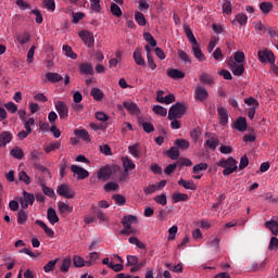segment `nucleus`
<instances>
[{"instance_id": "0eeeda50", "label": "nucleus", "mask_w": 278, "mask_h": 278, "mask_svg": "<svg viewBox=\"0 0 278 278\" xmlns=\"http://www.w3.org/2000/svg\"><path fill=\"white\" fill-rule=\"evenodd\" d=\"M54 108L62 121L68 118V105H66V102L58 100L54 102Z\"/></svg>"}, {"instance_id": "2f4dec72", "label": "nucleus", "mask_w": 278, "mask_h": 278, "mask_svg": "<svg viewBox=\"0 0 278 278\" xmlns=\"http://www.w3.org/2000/svg\"><path fill=\"white\" fill-rule=\"evenodd\" d=\"M220 244V238L218 237H214V238H210L208 241L206 242V247H208V249H215L216 251H218Z\"/></svg>"}, {"instance_id": "4be33fe9", "label": "nucleus", "mask_w": 278, "mask_h": 278, "mask_svg": "<svg viewBox=\"0 0 278 278\" xmlns=\"http://www.w3.org/2000/svg\"><path fill=\"white\" fill-rule=\"evenodd\" d=\"M114 257H116L119 263L114 264V263L111 262L109 264V268L114 270V273H121V270H123V268H124V266H123V262H124L123 257H121L118 254H115Z\"/></svg>"}, {"instance_id": "5fc2aeb1", "label": "nucleus", "mask_w": 278, "mask_h": 278, "mask_svg": "<svg viewBox=\"0 0 278 278\" xmlns=\"http://www.w3.org/2000/svg\"><path fill=\"white\" fill-rule=\"evenodd\" d=\"M90 10L96 13L101 12V0H90Z\"/></svg>"}, {"instance_id": "4d7b16f0", "label": "nucleus", "mask_w": 278, "mask_h": 278, "mask_svg": "<svg viewBox=\"0 0 278 278\" xmlns=\"http://www.w3.org/2000/svg\"><path fill=\"white\" fill-rule=\"evenodd\" d=\"M27 218H28L27 212H25V211L18 212V214H17L18 225H25V223H27Z\"/></svg>"}, {"instance_id": "412c9836", "label": "nucleus", "mask_w": 278, "mask_h": 278, "mask_svg": "<svg viewBox=\"0 0 278 278\" xmlns=\"http://www.w3.org/2000/svg\"><path fill=\"white\" fill-rule=\"evenodd\" d=\"M167 76L172 79H184V77H186V73L179 70L168 68Z\"/></svg>"}, {"instance_id": "473e14b6", "label": "nucleus", "mask_w": 278, "mask_h": 278, "mask_svg": "<svg viewBox=\"0 0 278 278\" xmlns=\"http://www.w3.org/2000/svg\"><path fill=\"white\" fill-rule=\"evenodd\" d=\"M121 186L117 182L109 181L104 185L105 192H118Z\"/></svg>"}, {"instance_id": "7c9ffc66", "label": "nucleus", "mask_w": 278, "mask_h": 278, "mask_svg": "<svg viewBox=\"0 0 278 278\" xmlns=\"http://www.w3.org/2000/svg\"><path fill=\"white\" fill-rule=\"evenodd\" d=\"M235 129H237V131H247V118L239 117L235 122Z\"/></svg>"}, {"instance_id": "603ef678", "label": "nucleus", "mask_w": 278, "mask_h": 278, "mask_svg": "<svg viewBox=\"0 0 278 278\" xmlns=\"http://www.w3.org/2000/svg\"><path fill=\"white\" fill-rule=\"evenodd\" d=\"M244 103L245 105H249V108H254V110H257L260 108V102L253 97L245 99Z\"/></svg>"}, {"instance_id": "1a4fd4ad", "label": "nucleus", "mask_w": 278, "mask_h": 278, "mask_svg": "<svg viewBox=\"0 0 278 278\" xmlns=\"http://www.w3.org/2000/svg\"><path fill=\"white\" fill-rule=\"evenodd\" d=\"M71 170L72 173H74V175H77V179H86L87 177H90V173L88 172V169H85L81 166L72 165Z\"/></svg>"}, {"instance_id": "37998d69", "label": "nucleus", "mask_w": 278, "mask_h": 278, "mask_svg": "<svg viewBox=\"0 0 278 278\" xmlns=\"http://www.w3.org/2000/svg\"><path fill=\"white\" fill-rule=\"evenodd\" d=\"M176 147H179L182 151H186V149H190V142L186 139H176L175 140Z\"/></svg>"}, {"instance_id": "72a5a7b5", "label": "nucleus", "mask_w": 278, "mask_h": 278, "mask_svg": "<svg viewBox=\"0 0 278 278\" xmlns=\"http://www.w3.org/2000/svg\"><path fill=\"white\" fill-rule=\"evenodd\" d=\"M172 199L174 203H180V201H188L190 199V195H188L187 193L175 192Z\"/></svg>"}, {"instance_id": "774afa93", "label": "nucleus", "mask_w": 278, "mask_h": 278, "mask_svg": "<svg viewBox=\"0 0 278 278\" xmlns=\"http://www.w3.org/2000/svg\"><path fill=\"white\" fill-rule=\"evenodd\" d=\"M269 251H278V239L277 237H271L268 245Z\"/></svg>"}, {"instance_id": "bf43d9fd", "label": "nucleus", "mask_w": 278, "mask_h": 278, "mask_svg": "<svg viewBox=\"0 0 278 278\" xmlns=\"http://www.w3.org/2000/svg\"><path fill=\"white\" fill-rule=\"evenodd\" d=\"M222 9H223L224 14L230 15L232 12L231 1L224 0Z\"/></svg>"}, {"instance_id": "c756f323", "label": "nucleus", "mask_w": 278, "mask_h": 278, "mask_svg": "<svg viewBox=\"0 0 278 278\" xmlns=\"http://www.w3.org/2000/svg\"><path fill=\"white\" fill-rule=\"evenodd\" d=\"M74 135H76L77 138H81L85 142H90V134H88L86 129H75Z\"/></svg>"}, {"instance_id": "bb28decb", "label": "nucleus", "mask_w": 278, "mask_h": 278, "mask_svg": "<svg viewBox=\"0 0 278 278\" xmlns=\"http://www.w3.org/2000/svg\"><path fill=\"white\" fill-rule=\"evenodd\" d=\"M90 94L94 101H103V98L105 97V93H103V90L99 87L92 88Z\"/></svg>"}, {"instance_id": "ddd939ff", "label": "nucleus", "mask_w": 278, "mask_h": 278, "mask_svg": "<svg viewBox=\"0 0 278 278\" xmlns=\"http://www.w3.org/2000/svg\"><path fill=\"white\" fill-rule=\"evenodd\" d=\"M111 176H112V169L110 168V166L101 167L97 173V177L101 181H108V178Z\"/></svg>"}, {"instance_id": "8fccbe9b", "label": "nucleus", "mask_w": 278, "mask_h": 278, "mask_svg": "<svg viewBox=\"0 0 278 278\" xmlns=\"http://www.w3.org/2000/svg\"><path fill=\"white\" fill-rule=\"evenodd\" d=\"M128 242L137 247V249H147V245H144V243H142V241H140V239H138L137 237H130L128 239Z\"/></svg>"}, {"instance_id": "5701e85b", "label": "nucleus", "mask_w": 278, "mask_h": 278, "mask_svg": "<svg viewBox=\"0 0 278 278\" xmlns=\"http://www.w3.org/2000/svg\"><path fill=\"white\" fill-rule=\"evenodd\" d=\"M12 142V132L10 131H2L0 134V147H5Z\"/></svg>"}, {"instance_id": "f3484780", "label": "nucleus", "mask_w": 278, "mask_h": 278, "mask_svg": "<svg viewBox=\"0 0 278 278\" xmlns=\"http://www.w3.org/2000/svg\"><path fill=\"white\" fill-rule=\"evenodd\" d=\"M62 79H64V77L59 73H53V72L46 73V80L50 81V84H58L62 81Z\"/></svg>"}, {"instance_id": "9b49d317", "label": "nucleus", "mask_w": 278, "mask_h": 278, "mask_svg": "<svg viewBox=\"0 0 278 278\" xmlns=\"http://www.w3.org/2000/svg\"><path fill=\"white\" fill-rule=\"evenodd\" d=\"M194 97L197 101H205L210 97V93L207 92V89L205 87H201V85H198L194 90Z\"/></svg>"}, {"instance_id": "052dcab7", "label": "nucleus", "mask_w": 278, "mask_h": 278, "mask_svg": "<svg viewBox=\"0 0 278 278\" xmlns=\"http://www.w3.org/2000/svg\"><path fill=\"white\" fill-rule=\"evenodd\" d=\"M203 170H207V163H200L193 166L194 175H199V173H203Z\"/></svg>"}, {"instance_id": "20e7f679", "label": "nucleus", "mask_w": 278, "mask_h": 278, "mask_svg": "<svg viewBox=\"0 0 278 278\" xmlns=\"http://www.w3.org/2000/svg\"><path fill=\"white\" fill-rule=\"evenodd\" d=\"M56 194H59V197H63L64 199L75 198V191L73 190V188H71V186L66 184H63L58 187Z\"/></svg>"}, {"instance_id": "0e129e2a", "label": "nucleus", "mask_w": 278, "mask_h": 278, "mask_svg": "<svg viewBox=\"0 0 278 278\" xmlns=\"http://www.w3.org/2000/svg\"><path fill=\"white\" fill-rule=\"evenodd\" d=\"M127 266H132V268H136V266H138V256L128 255L127 256Z\"/></svg>"}, {"instance_id": "b1692460", "label": "nucleus", "mask_w": 278, "mask_h": 278, "mask_svg": "<svg viewBox=\"0 0 278 278\" xmlns=\"http://www.w3.org/2000/svg\"><path fill=\"white\" fill-rule=\"evenodd\" d=\"M178 186H182L185 190H197V184H194L193 180H185L184 178H180L178 180Z\"/></svg>"}, {"instance_id": "3c124183", "label": "nucleus", "mask_w": 278, "mask_h": 278, "mask_svg": "<svg viewBox=\"0 0 278 278\" xmlns=\"http://www.w3.org/2000/svg\"><path fill=\"white\" fill-rule=\"evenodd\" d=\"M144 41L150 45V47H157V41L155 38H153V35L151 33H144L143 34Z\"/></svg>"}, {"instance_id": "6e6552de", "label": "nucleus", "mask_w": 278, "mask_h": 278, "mask_svg": "<svg viewBox=\"0 0 278 278\" xmlns=\"http://www.w3.org/2000/svg\"><path fill=\"white\" fill-rule=\"evenodd\" d=\"M79 38H81L83 42L87 45V47H94V35L88 30H81L78 33Z\"/></svg>"}, {"instance_id": "4c0bfd02", "label": "nucleus", "mask_w": 278, "mask_h": 278, "mask_svg": "<svg viewBox=\"0 0 278 278\" xmlns=\"http://www.w3.org/2000/svg\"><path fill=\"white\" fill-rule=\"evenodd\" d=\"M135 21L138 23V25H140V27H144V25H147V18L140 11L135 13Z\"/></svg>"}, {"instance_id": "c85d7f7f", "label": "nucleus", "mask_w": 278, "mask_h": 278, "mask_svg": "<svg viewBox=\"0 0 278 278\" xmlns=\"http://www.w3.org/2000/svg\"><path fill=\"white\" fill-rule=\"evenodd\" d=\"M266 229H268L273 236H278V222L277 220H269L265 223Z\"/></svg>"}, {"instance_id": "79ce46f5", "label": "nucleus", "mask_w": 278, "mask_h": 278, "mask_svg": "<svg viewBox=\"0 0 278 278\" xmlns=\"http://www.w3.org/2000/svg\"><path fill=\"white\" fill-rule=\"evenodd\" d=\"M62 49H63V51L65 52V55H66L67 58H71V60H77V53H75V52L73 51V48H71L70 46L64 45V46L62 47Z\"/></svg>"}, {"instance_id": "c03bdc74", "label": "nucleus", "mask_w": 278, "mask_h": 278, "mask_svg": "<svg viewBox=\"0 0 278 278\" xmlns=\"http://www.w3.org/2000/svg\"><path fill=\"white\" fill-rule=\"evenodd\" d=\"M29 160L34 163L40 162L42 160V152L38 150H34L29 154Z\"/></svg>"}, {"instance_id": "a211bd4d", "label": "nucleus", "mask_w": 278, "mask_h": 278, "mask_svg": "<svg viewBox=\"0 0 278 278\" xmlns=\"http://www.w3.org/2000/svg\"><path fill=\"white\" fill-rule=\"evenodd\" d=\"M138 123L139 125H141L146 134H153V131H155V127H153V124H151L150 122H144V118L139 117Z\"/></svg>"}, {"instance_id": "e433bc0d", "label": "nucleus", "mask_w": 278, "mask_h": 278, "mask_svg": "<svg viewBox=\"0 0 278 278\" xmlns=\"http://www.w3.org/2000/svg\"><path fill=\"white\" fill-rule=\"evenodd\" d=\"M72 263L71 257H65L60 266L61 273H68V270H71Z\"/></svg>"}, {"instance_id": "a19ab883", "label": "nucleus", "mask_w": 278, "mask_h": 278, "mask_svg": "<svg viewBox=\"0 0 278 278\" xmlns=\"http://www.w3.org/2000/svg\"><path fill=\"white\" fill-rule=\"evenodd\" d=\"M260 10L263 14H270L273 12V3L270 2H262L260 4Z\"/></svg>"}, {"instance_id": "c9c22d12", "label": "nucleus", "mask_w": 278, "mask_h": 278, "mask_svg": "<svg viewBox=\"0 0 278 278\" xmlns=\"http://www.w3.org/2000/svg\"><path fill=\"white\" fill-rule=\"evenodd\" d=\"M128 153H130L135 159L140 157V144L135 143L129 146Z\"/></svg>"}, {"instance_id": "de8ad7c7", "label": "nucleus", "mask_w": 278, "mask_h": 278, "mask_svg": "<svg viewBox=\"0 0 278 278\" xmlns=\"http://www.w3.org/2000/svg\"><path fill=\"white\" fill-rule=\"evenodd\" d=\"M79 68L83 75H92L93 73L92 65L88 63H83Z\"/></svg>"}, {"instance_id": "2eb2a0df", "label": "nucleus", "mask_w": 278, "mask_h": 278, "mask_svg": "<svg viewBox=\"0 0 278 278\" xmlns=\"http://www.w3.org/2000/svg\"><path fill=\"white\" fill-rule=\"evenodd\" d=\"M122 164L124 168V173H129V170H135L136 169V164L129 156H123L122 157Z\"/></svg>"}, {"instance_id": "f257e3e1", "label": "nucleus", "mask_w": 278, "mask_h": 278, "mask_svg": "<svg viewBox=\"0 0 278 278\" xmlns=\"http://www.w3.org/2000/svg\"><path fill=\"white\" fill-rule=\"evenodd\" d=\"M185 34L192 45V51L193 55L197 59L198 62H205V54L201 51V47L199 46V42L197 41V38L194 37V34L192 33V29H190L188 26L184 27Z\"/></svg>"}, {"instance_id": "f8f14e48", "label": "nucleus", "mask_w": 278, "mask_h": 278, "mask_svg": "<svg viewBox=\"0 0 278 278\" xmlns=\"http://www.w3.org/2000/svg\"><path fill=\"white\" fill-rule=\"evenodd\" d=\"M58 212L62 216H68V214H73V206L68 202H59Z\"/></svg>"}, {"instance_id": "338daca9", "label": "nucleus", "mask_w": 278, "mask_h": 278, "mask_svg": "<svg viewBox=\"0 0 278 278\" xmlns=\"http://www.w3.org/2000/svg\"><path fill=\"white\" fill-rule=\"evenodd\" d=\"M43 5L50 12H55V0H43Z\"/></svg>"}, {"instance_id": "6e6d98bb", "label": "nucleus", "mask_w": 278, "mask_h": 278, "mask_svg": "<svg viewBox=\"0 0 278 278\" xmlns=\"http://www.w3.org/2000/svg\"><path fill=\"white\" fill-rule=\"evenodd\" d=\"M153 201H155V203H157V205H166V203H168V200L166 199L165 193H161V194L154 197Z\"/></svg>"}, {"instance_id": "f03ea898", "label": "nucleus", "mask_w": 278, "mask_h": 278, "mask_svg": "<svg viewBox=\"0 0 278 278\" xmlns=\"http://www.w3.org/2000/svg\"><path fill=\"white\" fill-rule=\"evenodd\" d=\"M217 166L224 168L223 175L228 176L238 170V162L233 157H228L227 160H222L217 163Z\"/></svg>"}, {"instance_id": "09e8293b", "label": "nucleus", "mask_w": 278, "mask_h": 278, "mask_svg": "<svg viewBox=\"0 0 278 278\" xmlns=\"http://www.w3.org/2000/svg\"><path fill=\"white\" fill-rule=\"evenodd\" d=\"M153 112L157 116H166L168 114V110H166V108H164L162 105H154L153 106Z\"/></svg>"}, {"instance_id": "9d476101", "label": "nucleus", "mask_w": 278, "mask_h": 278, "mask_svg": "<svg viewBox=\"0 0 278 278\" xmlns=\"http://www.w3.org/2000/svg\"><path fill=\"white\" fill-rule=\"evenodd\" d=\"M125 110L129 112L132 116H140V108L134 101L128 100L123 103Z\"/></svg>"}, {"instance_id": "423d86ee", "label": "nucleus", "mask_w": 278, "mask_h": 278, "mask_svg": "<svg viewBox=\"0 0 278 278\" xmlns=\"http://www.w3.org/2000/svg\"><path fill=\"white\" fill-rule=\"evenodd\" d=\"M34 201H36V197L27 191H23V197L18 199L20 205L23 210H27L29 205H34Z\"/></svg>"}, {"instance_id": "7ed1b4c3", "label": "nucleus", "mask_w": 278, "mask_h": 278, "mask_svg": "<svg viewBox=\"0 0 278 278\" xmlns=\"http://www.w3.org/2000/svg\"><path fill=\"white\" fill-rule=\"evenodd\" d=\"M186 104L177 102L176 104H173L168 111V119L175 121V118H182L186 114Z\"/></svg>"}, {"instance_id": "a878e982", "label": "nucleus", "mask_w": 278, "mask_h": 278, "mask_svg": "<svg viewBox=\"0 0 278 278\" xmlns=\"http://www.w3.org/2000/svg\"><path fill=\"white\" fill-rule=\"evenodd\" d=\"M73 262L76 268H84V266H92V262L84 261L81 256H74Z\"/></svg>"}, {"instance_id": "39448f33", "label": "nucleus", "mask_w": 278, "mask_h": 278, "mask_svg": "<svg viewBox=\"0 0 278 278\" xmlns=\"http://www.w3.org/2000/svg\"><path fill=\"white\" fill-rule=\"evenodd\" d=\"M258 60L262 64H275V54L268 49L260 50Z\"/></svg>"}, {"instance_id": "69168bd1", "label": "nucleus", "mask_w": 278, "mask_h": 278, "mask_svg": "<svg viewBox=\"0 0 278 278\" xmlns=\"http://www.w3.org/2000/svg\"><path fill=\"white\" fill-rule=\"evenodd\" d=\"M168 157H170V160H177V157H179V149L173 147L168 150L167 152Z\"/></svg>"}, {"instance_id": "49530a36", "label": "nucleus", "mask_w": 278, "mask_h": 278, "mask_svg": "<svg viewBox=\"0 0 278 278\" xmlns=\"http://www.w3.org/2000/svg\"><path fill=\"white\" fill-rule=\"evenodd\" d=\"M60 147H62V143H60V141H55V142L49 143L43 149L46 153H51L53 151H56V149H60Z\"/></svg>"}, {"instance_id": "ea45409f", "label": "nucleus", "mask_w": 278, "mask_h": 278, "mask_svg": "<svg viewBox=\"0 0 278 278\" xmlns=\"http://www.w3.org/2000/svg\"><path fill=\"white\" fill-rule=\"evenodd\" d=\"M111 13L113 16H116V18H121L123 16V10H121V7L116 3L111 4Z\"/></svg>"}, {"instance_id": "cd10ccee", "label": "nucleus", "mask_w": 278, "mask_h": 278, "mask_svg": "<svg viewBox=\"0 0 278 278\" xmlns=\"http://www.w3.org/2000/svg\"><path fill=\"white\" fill-rule=\"evenodd\" d=\"M236 22L239 23L241 27H244V25L249 23V16H247V14L244 13H239L236 15L235 20L232 21V25H236Z\"/></svg>"}, {"instance_id": "680f3d73", "label": "nucleus", "mask_w": 278, "mask_h": 278, "mask_svg": "<svg viewBox=\"0 0 278 278\" xmlns=\"http://www.w3.org/2000/svg\"><path fill=\"white\" fill-rule=\"evenodd\" d=\"M143 192L146 197H149V194L157 192V187L156 185H148L147 187H144Z\"/></svg>"}, {"instance_id": "f704fd0d", "label": "nucleus", "mask_w": 278, "mask_h": 278, "mask_svg": "<svg viewBox=\"0 0 278 278\" xmlns=\"http://www.w3.org/2000/svg\"><path fill=\"white\" fill-rule=\"evenodd\" d=\"M11 155L15 160H23V157H25V153L23 152V149L18 147H15L11 150Z\"/></svg>"}, {"instance_id": "a18cd8bd", "label": "nucleus", "mask_w": 278, "mask_h": 278, "mask_svg": "<svg viewBox=\"0 0 278 278\" xmlns=\"http://www.w3.org/2000/svg\"><path fill=\"white\" fill-rule=\"evenodd\" d=\"M55 264H58V258L49 261L45 266H43V271L45 273H53L55 270Z\"/></svg>"}, {"instance_id": "58836bf2", "label": "nucleus", "mask_w": 278, "mask_h": 278, "mask_svg": "<svg viewBox=\"0 0 278 278\" xmlns=\"http://www.w3.org/2000/svg\"><path fill=\"white\" fill-rule=\"evenodd\" d=\"M200 81H201V84L212 86V84H214V77H212V75H210V74H201Z\"/></svg>"}, {"instance_id": "864d4df0", "label": "nucleus", "mask_w": 278, "mask_h": 278, "mask_svg": "<svg viewBox=\"0 0 278 278\" xmlns=\"http://www.w3.org/2000/svg\"><path fill=\"white\" fill-rule=\"evenodd\" d=\"M18 179L20 181L26 184V186H29L31 184V178L29 177V175H27L25 170L18 173Z\"/></svg>"}, {"instance_id": "aec40b11", "label": "nucleus", "mask_w": 278, "mask_h": 278, "mask_svg": "<svg viewBox=\"0 0 278 278\" xmlns=\"http://www.w3.org/2000/svg\"><path fill=\"white\" fill-rule=\"evenodd\" d=\"M134 223H138V217L134 215L125 216L122 219V225L124 226L125 229H131V225H134Z\"/></svg>"}, {"instance_id": "4468645a", "label": "nucleus", "mask_w": 278, "mask_h": 278, "mask_svg": "<svg viewBox=\"0 0 278 278\" xmlns=\"http://www.w3.org/2000/svg\"><path fill=\"white\" fill-rule=\"evenodd\" d=\"M132 58L135 60V63L137 66H146L147 62L144 61V58L142 56V50L140 48H136Z\"/></svg>"}, {"instance_id": "393cba45", "label": "nucleus", "mask_w": 278, "mask_h": 278, "mask_svg": "<svg viewBox=\"0 0 278 278\" xmlns=\"http://www.w3.org/2000/svg\"><path fill=\"white\" fill-rule=\"evenodd\" d=\"M36 225H38L39 227H41V229H43L46 236H48L49 238H53V236H55V232L53 231L52 228H50L49 226H47L45 224V222L37 219L36 220Z\"/></svg>"}, {"instance_id": "e2e57ef3", "label": "nucleus", "mask_w": 278, "mask_h": 278, "mask_svg": "<svg viewBox=\"0 0 278 278\" xmlns=\"http://www.w3.org/2000/svg\"><path fill=\"white\" fill-rule=\"evenodd\" d=\"M16 40L21 45H27L30 40L29 34L24 33L23 35L17 36Z\"/></svg>"}, {"instance_id": "dca6fc26", "label": "nucleus", "mask_w": 278, "mask_h": 278, "mask_svg": "<svg viewBox=\"0 0 278 278\" xmlns=\"http://www.w3.org/2000/svg\"><path fill=\"white\" fill-rule=\"evenodd\" d=\"M217 114L219 116L220 125H227V123H229V113H227V109L219 106L217 109Z\"/></svg>"}, {"instance_id": "13d9d810", "label": "nucleus", "mask_w": 278, "mask_h": 278, "mask_svg": "<svg viewBox=\"0 0 278 278\" xmlns=\"http://www.w3.org/2000/svg\"><path fill=\"white\" fill-rule=\"evenodd\" d=\"M205 144L208 149H216L218 147V139L215 137H210L206 141Z\"/></svg>"}, {"instance_id": "6ab92c4d", "label": "nucleus", "mask_w": 278, "mask_h": 278, "mask_svg": "<svg viewBox=\"0 0 278 278\" xmlns=\"http://www.w3.org/2000/svg\"><path fill=\"white\" fill-rule=\"evenodd\" d=\"M47 218L50 225H56V223H60V217H58V213L55 212V208H48Z\"/></svg>"}]
</instances>
